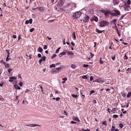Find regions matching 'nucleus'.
<instances>
[{
    "mask_svg": "<svg viewBox=\"0 0 131 131\" xmlns=\"http://www.w3.org/2000/svg\"><path fill=\"white\" fill-rule=\"evenodd\" d=\"M71 5H72V9H74V8L76 7V4L75 3H71L70 4Z\"/></svg>",
    "mask_w": 131,
    "mask_h": 131,
    "instance_id": "12",
    "label": "nucleus"
},
{
    "mask_svg": "<svg viewBox=\"0 0 131 131\" xmlns=\"http://www.w3.org/2000/svg\"><path fill=\"white\" fill-rule=\"evenodd\" d=\"M90 56H91V58H92L93 57V56H94V54H93L92 53H91V52L90 53Z\"/></svg>",
    "mask_w": 131,
    "mask_h": 131,
    "instance_id": "39",
    "label": "nucleus"
},
{
    "mask_svg": "<svg viewBox=\"0 0 131 131\" xmlns=\"http://www.w3.org/2000/svg\"><path fill=\"white\" fill-rule=\"evenodd\" d=\"M92 102L94 104H95L96 103V100H94L92 101Z\"/></svg>",
    "mask_w": 131,
    "mask_h": 131,
    "instance_id": "49",
    "label": "nucleus"
},
{
    "mask_svg": "<svg viewBox=\"0 0 131 131\" xmlns=\"http://www.w3.org/2000/svg\"><path fill=\"white\" fill-rule=\"evenodd\" d=\"M62 54L61 53L59 55V57H60V58H61L62 57Z\"/></svg>",
    "mask_w": 131,
    "mask_h": 131,
    "instance_id": "64",
    "label": "nucleus"
},
{
    "mask_svg": "<svg viewBox=\"0 0 131 131\" xmlns=\"http://www.w3.org/2000/svg\"><path fill=\"white\" fill-rule=\"evenodd\" d=\"M42 59H40L39 60V64H41V63L42 62V60H41Z\"/></svg>",
    "mask_w": 131,
    "mask_h": 131,
    "instance_id": "51",
    "label": "nucleus"
},
{
    "mask_svg": "<svg viewBox=\"0 0 131 131\" xmlns=\"http://www.w3.org/2000/svg\"><path fill=\"white\" fill-rule=\"evenodd\" d=\"M71 45H72L73 46H74L75 44H74V43L73 42H71Z\"/></svg>",
    "mask_w": 131,
    "mask_h": 131,
    "instance_id": "63",
    "label": "nucleus"
},
{
    "mask_svg": "<svg viewBox=\"0 0 131 131\" xmlns=\"http://www.w3.org/2000/svg\"><path fill=\"white\" fill-rule=\"evenodd\" d=\"M38 56L39 58H40L41 57V55L40 54L38 53Z\"/></svg>",
    "mask_w": 131,
    "mask_h": 131,
    "instance_id": "56",
    "label": "nucleus"
},
{
    "mask_svg": "<svg viewBox=\"0 0 131 131\" xmlns=\"http://www.w3.org/2000/svg\"><path fill=\"white\" fill-rule=\"evenodd\" d=\"M38 51L39 52H41L43 50L41 47H39L38 49Z\"/></svg>",
    "mask_w": 131,
    "mask_h": 131,
    "instance_id": "18",
    "label": "nucleus"
},
{
    "mask_svg": "<svg viewBox=\"0 0 131 131\" xmlns=\"http://www.w3.org/2000/svg\"><path fill=\"white\" fill-rule=\"evenodd\" d=\"M71 123L72 124H76V122L73 121H71Z\"/></svg>",
    "mask_w": 131,
    "mask_h": 131,
    "instance_id": "55",
    "label": "nucleus"
},
{
    "mask_svg": "<svg viewBox=\"0 0 131 131\" xmlns=\"http://www.w3.org/2000/svg\"><path fill=\"white\" fill-rule=\"evenodd\" d=\"M60 64H61V63H59V62H58V63H56L55 64L56 65H57V66H59V65Z\"/></svg>",
    "mask_w": 131,
    "mask_h": 131,
    "instance_id": "59",
    "label": "nucleus"
},
{
    "mask_svg": "<svg viewBox=\"0 0 131 131\" xmlns=\"http://www.w3.org/2000/svg\"><path fill=\"white\" fill-rule=\"evenodd\" d=\"M13 70L12 69H9L8 70V72L9 73V74L10 73V72H11V71H12Z\"/></svg>",
    "mask_w": 131,
    "mask_h": 131,
    "instance_id": "41",
    "label": "nucleus"
},
{
    "mask_svg": "<svg viewBox=\"0 0 131 131\" xmlns=\"http://www.w3.org/2000/svg\"><path fill=\"white\" fill-rule=\"evenodd\" d=\"M94 20H95V21L97 22L98 21V19L97 18H96L94 19Z\"/></svg>",
    "mask_w": 131,
    "mask_h": 131,
    "instance_id": "60",
    "label": "nucleus"
},
{
    "mask_svg": "<svg viewBox=\"0 0 131 131\" xmlns=\"http://www.w3.org/2000/svg\"><path fill=\"white\" fill-rule=\"evenodd\" d=\"M34 30V28H32L30 29V32H33Z\"/></svg>",
    "mask_w": 131,
    "mask_h": 131,
    "instance_id": "40",
    "label": "nucleus"
},
{
    "mask_svg": "<svg viewBox=\"0 0 131 131\" xmlns=\"http://www.w3.org/2000/svg\"><path fill=\"white\" fill-rule=\"evenodd\" d=\"M103 13L104 14V15H105V16L107 17L109 15V14L110 13V12H106L104 11Z\"/></svg>",
    "mask_w": 131,
    "mask_h": 131,
    "instance_id": "10",
    "label": "nucleus"
},
{
    "mask_svg": "<svg viewBox=\"0 0 131 131\" xmlns=\"http://www.w3.org/2000/svg\"><path fill=\"white\" fill-rule=\"evenodd\" d=\"M120 13L118 11L115 10H113V12L111 13L110 15L112 16H117L119 15Z\"/></svg>",
    "mask_w": 131,
    "mask_h": 131,
    "instance_id": "1",
    "label": "nucleus"
},
{
    "mask_svg": "<svg viewBox=\"0 0 131 131\" xmlns=\"http://www.w3.org/2000/svg\"><path fill=\"white\" fill-rule=\"evenodd\" d=\"M38 9L41 12H43L44 11V8L42 7H40L36 8Z\"/></svg>",
    "mask_w": 131,
    "mask_h": 131,
    "instance_id": "8",
    "label": "nucleus"
},
{
    "mask_svg": "<svg viewBox=\"0 0 131 131\" xmlns=\"http://www.w3.org/2000/svg\"><path fill=\"white\" fill-rule=\"evenodd\" d=\"M81 14V13L80 12H77L74 13L73 15V17L75 18H79Z\"/></svg>",
    "mask_w": 131,
    "mask_h": 131,
    "instance_id": "2",
    "label": "nucleus"
},
{
    "mask_svg": "<svg viewBox=\"0 0 131 131\" xmlns=\"http://www.w3.org/2000/svg\"><path fill=\"white\" fill-rule=\"evenodd\" d=\"M55 64H52L50 66V67L51 68L52 67H56Z\"/></svg>",
    "mask_w": 131,
    "mask_h": 131,
    "instance_id": "22",
    "label": "nucleus"
},
{
    "mask_svg": "<svg viewBox=\"0 0 131 131\" xmlns=\"http://www.w3.org/2000/svg\"><path fill=\"white\" fill-rule=\"evenodd\" d=\"M5 67L6 68H7L9 67V64L8 63L5 65Z\"/></svg>",
    "mask_w": 131,
    "mask_h": 131,
    "instance_id": "33",
    "label": "nucleus"
},
{
    "mask_svg": "<svg viewBox=\"0 0 131 131\" xmlns=\"http://www.w3.org/2000/svg\"><path fill=\"white\" fill-rule=\"evenodd\" d=\"M72 36L73 37V39H75L76 38V37L74 32H73V33L72 34Z\"/></svg>",
    "mask_w": 131,
    "mask_h": 131,
    "instance_id": "21",
    "label": "nucleus"
},
{
    "mask_svg": "<svg viewBox=\"0 0 131 131\" xmlns=\"http://www.w3.org/2000/svg\"><path fill=\"white\" fill-rule=\"evenodd\" d=\"M89 17L87 16H85L82 19V20L84 22L86 23L87 22L89 19Z\"/></svg>",
    "mask_w": 131,
    "mask_h": 131,
    "instance_id": "4",
    "label": "nucleus"
},
{
    "mask_svg": "<svg viewBox=\"0 0 131 131\" xmlns=\"http://www.w3.org/2000/svg\"><path fill=\"white\" fill-rule=\"evenodd\" d=\"M115 30L116 31L117 33L118 34V36H120L121 35V34L119 33V32L118 30V28H117V27L115 26Z\"/></svg>",
    "mask_w": 131,
    "mask_h": 131,
    "instance_id": "16",
    "label": "nucleus"
},
{
    "mask_svg": "<svg viewBox=\"0 0 131 131\" xmlns=\"http://www.w3.org/2000/svg\"><path fill=\"white\" fill-rule=\"evenodd\" d=\"M119 126L120 128H122L123 127V125L122 124L120 123L119 124Z\"/></svg>",
    "mask_w": 131,
    "mask_h": 131,
    "instance_id": "28",
    "label": "nucleus"
},
{
    "mask_svg": "<svg viewBox=\"0 0 131 131\" xmlns=\"http://www.w3.org/2000/svg\"><path fill=\"white\" fill-rule=\"evenodd\" d=\"M16 89H19V90H20V87H19V86H16Z\"/></svg>",
    "mask_w": 131,
    "mask_h": 131,
    "instance_id": "58",
    "label": "nucleus"
},
{
    "mask_svg": "<svg viewBox=\"0 0 131 131\" xmlns=\"http://www.w3.org/2000/svg\"><path fill=\"white\" fill-rule=\"evenodd\" d=\"M10 79H9L8 81L10 82H12L13 81L14 79L16 80V78L15 77H13L9 78Z\"/></svg>",
    "mask_w": 131,
    "mask_h": 131,
    "instance_id": "9",
    "label": "nucleus"
},
{
    "mask_svg": "<svg viewBox=\"0 0 131 131\" xmlns=\"http://www.w3.org/2000/svg\"><path fill=\"white\" fill-rule=\"evenodd\" d=\"M115 129V127L114 126H113L112 127L111 131H113Z\"/></svg>",
    "mask_w": 131,
    "mask_h": 131,
    "instance_id": "35",
    "label": "nucleus"
},
{
    "mask_svg": "<svg viewBox=\"0 0 131 131\" xmlns=\"http://www.w3.org/2000/svg\"><path fill=\"white\" fill-rule=\"evenodd\" d=\"M93 79V77L92 76H91L90 78V80L91 81Z\"/></svg>",
    "mask_w": 131,
    "mask_h": 131,
    "instance_id": "50",
    "label": "nucleus"
},
{
    "mask_svg": "<svg viewBox=\"0 0 131 131\" xmlns=\"http://www.w3.org/2000/svg\"><path fill=\"white\" fill-rule=\"evenodd\" d=\"M71 67L73 69L75 68V66L74 64H72L71 66Z\"/></svg>",
    "mask_w": 131,
    "mask_h": 131,
    "instance_id": "26",
    "label": "nucleus"
},
{
    "mask_svg": "<svg viewBox=\"0 0 131 131\" xmlns=\"http://www.w3.org/2000/svg\"><path fill=\"white\" fill-rule=\"evenodd\" d=\"M125 16L124 15H123L119 19V20H121V19H122Z\"/></svg>",
    "mask_w": 131,
    "mask_h": 131,
    "instance_id": "62",
    "label": "nucleus"
},
{
    "mask_svg": "<svg viewBox=\"0 0 131 131\" xmlns=\"http://www.w3.org/2000/svg\"><path fill=\"white\" fill-rule=\"evenodd\" d=\"M19 85L20 86H22V83L21 82H20L19 84Z\"/></svg>",
    "mask_w": 131,
    "mask_h": 131,
    "instance_id": "61",
    "label": "nucleus"
},
{
    "mask_svg": "<svg viewBox=\"0 0 131 131\" xmlns=\"http://www.w3.org/2000/svg\"><path fill=\"white\" fill-rule=\"evenodd\" d=\"M50 72L52 74L57 73L55 69H52L51 70Z\"/></svg>",
    "mask_w": 131,
    "mask_h": 131,
    "instance_id": "11",
    "label": "nucleus"
},
{
    "mask_svg": "<svg viewBox=\"0 0 131 131\" xmlns=\"http://www.w3.org/2000/svg\"><path fill=\"white\" fill-rule=\"evenodd\" d=\"M102 124L106 126L107 125V124L106 121H103L102 123Z\"/></svg>",
    "mask_w": 131,
    "mask_h": 131,
    "instance_id": "27",
    "label": "nucleus"
},
{
    "mask_svg": "<svg viewBox=\"0 0 131 131\" xmlns=\"http://www.w3.org/2000/svg\"><path fill=\"white\" fill-rule=\"evenodd\" d=\"M131 95V92H129L127 94V97L128 98L130 97Z\"/></svg>",
    "mask_w": 131,
    "mask_h": 131,
    "instance_id": "24",
    "label": "nucleus"
},
{
    "mask_svg": "<svg viewBox=\"0 0 131 131\" xmlns=\"http://www.w3.org/2000/svg\"><path fill=\"white\" fill-rule=\"evenodd\" d=\"M94 90H91L90 91V95L91 94L93 93L94 92Z\"/></svg>",
    "mask_w": 131,
    "mask_h": 131,
    "instance_id": "48",
    "label": "nucleus"
},
{
    "mask_svg": "<svg viewBox=\"0 0 131 131\" xmlns=\"http://www.w3.org/2000/svg\"><path fill=\"white\" fill-rule=\"evenodd\" d=\"M60 98L59 97H58L56 98V100L57 101H59L60 99Z\"/></svg>",
    "mask_w": 131,
    "mask_h": 131,
    "instance_id": "54",
    "label": "nucleus"
},
{
    "mask_svg": "<svg viewBox=\"0 0 131 131\" xmlns=\"http://www.w3.org/2000/svg\"><path fill=\"white\" fill-rule=\"evenodd\" d=\"M113 2L114 5L117 4L118 3L117 1V0H113Z\"/></svg>",
    "mask_w": 131,
    "mask_h": 131,
    "instance_id": "17",
    "label": "nucleus"
},
{
    "mask_svg": "<svg viewBox=\"0 0 131 131\" xmlns=\"http://www.w3.org/2000/svg\"><path fill=\"white\" fill-rule=\"evenodd\" d=\"M67 54L69 56L73 55L74 53L72 51H67Z\"/></svg>",
    "mask_w": 131,
    "mask_h": 131,
    "instance_id": "15",
    "label": "nucleus"
},
{
    "mask_svg": "<svg viewBox=\"0 0 131 131\" xmlns=\"http://www.w3.org/2000/svg\"><path fill=\"white\" fill-rule=\"evenodd\" d=\"M113 57H112V60H114L115 58V54H114V55H113Z\"/></svg>",
    "mask_w": 131,
    "mask_h": 131,
    "instance_id": "32",
    "label": "nucleus"
},
{
    "mask_svg": "<svg viewBox=\"0 0 131 131\" xmlns=\"http://www.w3.org/2000/svg\"><path fill=\"white\" fill-rule=\"evenodd\" d=\"M60 47H59L56 50V52H55V53H58L59 52V50L60 49Z\"/></svg>",
    "mask_w": 131,
    "mask_h": 131,
    "instance_id": "25",
    "label": "nucleus"
},
{
    "mask_svg": "<svg viewBox=\"0 0 131 131\" xmlns=\"http://www.w3.org/2000/svg\"><path fill=\"white\" fill-rule=\"evenodd\" d=\"M113 117L114 118H116L118 117V116L116 115H113Z\"/></svg>",
    "mask_w": 131,
    "mask_h": 131,
    "instance_id": "34",
    "label": "nucleus"
},
{
    "mask_svg": "<svg viewBox=\"0 0 131 131\" xmlns=\"http://www.w3.org/2000/svg\"><path fill=\"white\" fill-rule=\"evenodd\" d=\"M26 126H27L30 127H35L36 126H40L38 125L37 124H27L26 125Z\"/></svg>",
    "mask_w": 131,
    "mask_h": 131,
    "instance_id": "6",
    "label": "nucleus"
},
{
    "mask_svg": "<svg viewBox=\"0 0 131 131\" xmlns=\"http://www.w3.org/2000/svg\"><path fill=\"white\" fill-rule=\"evenodd\" d=\"M124 58L125 59L127 60L128 59V58L127 56L125 55L124 56Z\"/></svg>",
    "mask_w": 131,
    "mask_h": 131,
    "instance_id": "44",
    "label": "nucleus"
},
{
    "mask_svg": "<svg viewBox=\"0 0 131 131\" xmlns=\"http://www.w3.org/2000/svg\"><path fill=\"white\" fill-rule=\"evenodd\" d=\"M62 80L63 81H65L67 80V78L66 77H65L64 78H62Z\"/></svg>",
    "mask_w": 131,
    "mask_h": 131,
    "instance_id": "47",
    "label": "nucleus"
},
{
    "mask_svg": "<svg viewBox=\"0 0 131 131\" xmlns=\"http://www.w3.org/2000/svg\"><path fill=\"white\" fill-rule=\"evenodd\" d=\"M62 56L64 55L66 53V52H63L61 53Z\"/></svg>",
    "mask_w": 131,
    "mask_h": 131,
    "instance_id": "38",
    "label": "nucleus"
},
{
    "mask_svg": "<svg viewBox=\"0 0 131 131\" xmlns=\"http://www.w3.org/2000/svg\"><path fill=\"white\" fill-rule=\"evenodd\" d=\"M6 51L7 52V55L8 56H8H9L10 54V53H9V50H6Z\"/></svg>",
    "mask_w": 131,
    "mask_h": 131,
    "instance_id": "29",
    "label": "nucleus"
},
{
    "mask_svg": "<svg viewBox=\"0 0 131 131\" xmlns=\"http://www.w3.org/2000/svg\"><path fill=\"white\" fill-rule=\"evenodd\" d=\"M56 56V54H53L52 56L51 57V58L53 59V58L55 57Z\"/></svg>",
    "mask_w": 131,
    "mask_h": 131,
    "instance_id": "37",
    "label": "nucleus"
},
{
    "mask_svg": "<svg viewBox=\"0 0 131 131\" xmlns=\"http://www.w3.org/2000/svg\"><path fill=\"white\" fill-rule=\"evenodd\" d=\"M108 23L106 21H103L100 23V26L101 27H103L104 26L108 25Z\"/></svg>",
    "mask_w": 131,
    "mask_h": 131,
    "instance_id": "3",
    "label": "nucleus"
},
{
    "mask_svg": "<svg viewBox=\"0 0 131 131\" xmlns=\"http://www.w3.org/2000/svg\"><path fill=\"white\" fill-rule=\"evenodd\" d=\"M64 0H60L58 2V5L59 6H61L63 4Z\"/></svg>",
    "mask_w": 131,
    "mask_h": 131,
    "instance_id": "5",
    "label": "nucleus"
},
{
    "mask_svg": "<svg viewBox=\"0 0 131 131\" xmlns=\"http://www.w3.org/2000/svg\"><path fill=\"white\" fill-rule=\"evenodd\" d=\"M116 110V108H114L112 109V111L113 112V113H115V112L114 111H115Z\"/></svg>",
    "mask_w": 131,
    "mask_h": 131,
    "instance_id": "57",
    "label": "nucleus"
},
{
    "mask_svg": "<svg viewBox=\"0 0 131 131\" xmlns=\"http://www.w3.org/2000/svg\"><path fill=\"white\" fill-rule=\"evenodd\" d=\"M96 32L100 34L102 33V31L99 30L98 29L96 28Z\"/></svg>",
    "mask_w": 131,
    "mask_h": 131,
    "instance_id": "19",
    "label": "nucleus"
},
{
    "mask_svg": "<svg viewBox=\"0 0 131 131\" xmlns=\"http://www.w3.org/2000/svg\"><path fill=\"white\" fill-rule=\"evenodd\" d=\"M72 96L74 98H76L78 96L77 95H74V94H72Z\"/></svg>",
    "mask_w": 131,
    "mask_h": 131,
    "instance_id": "30",
    "label": "nucleus"
},
{
    "mask_svg": "<svg viewBox=\"0 0 131 131\" xmlns=\"http://www.w3.org/2000/svg\"><path fill=\"white\" fill-rule=\"evenodd\" d=\"M73 120L75 121H78V122H80V121L79 120V118L78 117H74L73 118Z\"/></svg>",
    "mask_w": 131,
    "mask_h": 131,
    "instance_id": "13",
    "label": "nucleus"
},
{
    "mask_svg": "<svg viewBox=\"0 0 131 131\" xmlns=\"http://www.w3.org/2000/svg\"><path fill=\"white\" fill-rule=\"evenodd\" d=\"M131 3V1L130 0H128L127 2L126 3H125V5L126 6L127 5V6L128 7L127 5H128V6H129V5Z\"/></svg>",
    "mask_w": 131,
    "mask_h": 131,
    "instance_id": "14",
    "label": "nucleus"
},
{
    "mask_svg": "<svg viewBox=\"0 0 131 131\" xmlns=\"http://www.w3.org/2000/svg\"><path fill=\"white\" fill-rule=\"evenodd\" d=\"M47 45H45L43 47V48L44 49H47Z\"/></svg>",
    "mask_w": 131,
    "mask_h": 131,
    "instance_id": "43",
    "label": "nucleus"
},
{
    "mask_svg": "<svg viewBox=\"0 0 131 131\" xmlns=\"http://www.w3.org/2000/svg\"><path fill=\"white\" fill-rule=\"evenodd\" d=\"M82 78L83 79H87V77L85 75H84L82 76Z\"/></svg>",
    "mask_w": 131,
    "mask_h": 131,
    "instance_id": "31",
    "label": "nucleus"
},
{
    "mask_svg": "<svg viewBox=\"0 0 131 131\" xmlns=\"http://www.w3.org/2000/svg\"><path fill=\"white\" fill-rule=\"evenodd\" d=\"M29 23L30 24H31L32 23V19H30L29 20Z\"/></svg>",
    "mask_w": 131,
    "mask_h": 131,
    "instance_id": "36",
    "label": "nucleus"
},
{
    "mask_svg": "<svg viewBox=\"0 0 131 131\" xmlns=\"http://www.w3.org/2000/svg\"><path fill=\"white\" fill-rule=\"evenodd\" d=\"M100 64H103V61H102V60H101V59H100Z\"/></svg>",
    "mask_w": 131,
    "mask_h": 131,
    "instance_id": "45",
    "label": "nucleus"
},
{
    "mask_svg": "<svg viewBox=\"0 0 131 131\" xmlns=\"http://www.w3.org/2000/svg\"><path fill=\"white\" fill-rule=\"evenodd\" d=\"M9 57V56H8H8L7 55V57L6 59V61H8L9 59H10V58H9V59H8V58Z\"/></svg>",
    "mask_w": 131,
    "mask_h": 131,
    "instance_id": "52",
    "label": "nucleus"
},
{
    "mask_svg": "<svg viewBox=\"0 0 131 131\" xmlns=\"http://www.w3.org/2000/svg\"><path fill=\"white\" fill-rule=\"evenodd\" d=\"M29 23V21L28 20H26L25 22V24H28Z\"/></svg>",
    "mask_w": 131,
    "mask_h": 131,
    "instance_id": "46",
    "label": "nucleus"
},
{
    "mask_svg": "<svg viewBox=\"0 0 131 131\" xmlns=\"http://www.w3.org/2000/svg\"><path fill=\"white\" fill-rule=\"evenodd\" d=\"M4 82H2L0 84V86L1 87H2L3 86Z\"/></svg>",
    "mask_w": 131,
    "mask_h": 131,
    "instance_id": "42",
    "label": "nucleus"
},
{
    "mask_svg": "<svg viewBox=\"0 0 131 131\" xmlns=\"http://www.w3.org/2000/svg\"><path fill=\"white\" fill-rule=\"evenodd\" d=\"M79 131H90V130L87 129H81L79 130Z\"/></svg>",
    "mask_w": 131,
    "mask_h": 131,
    "instance_id": "20",
    "label": "nucleus"
},
{
    "mask_svg": "<svg viewBox=\"0 0 131 131\" xmlns=\"http://www.w3.org/2000/svg\"><path fill=\"white\" fill-rule=\"evenodd\" d=\"M46 57L45 56H43L42 57H41V59H42L41 60H42V61H45V59H46Z\"/></svg>",
    "mask_w": 131,
    "mask_h": 131,
    "instance_id": "23",
    "label": "nucleus"
},
{
    "mask_svg": "<svg viewBox=\"0 0 131 131\" xmlns=\"http://www.w3.org/2000/svg\"><path fill=\"white\" fill-rule=\"evenodd\" d=\"M63 67V66L61 65L60 67L56 68L55 69L57 71V73H59V71Z\"/></svg>",
    "mask_w": 131,
    "mask_h": 131,
    "instance_id": "7",
    "label": "nucleus"
},
{
    "mask_svg": "<svg viewBox=\"0 0 131 131\" xmlns=\"http://www.w3.org/2000/svg\"><path fill=\"white\" fill-rule=\"evenodd\" d=\"M89 66V65L87 64H84L83 66V67H87Z\"/></svg>",
    "mask_w": 131,
    "mask_h": 131,
    "instance_id": "53",
    "label": "nucleus"
}]
</instances>
